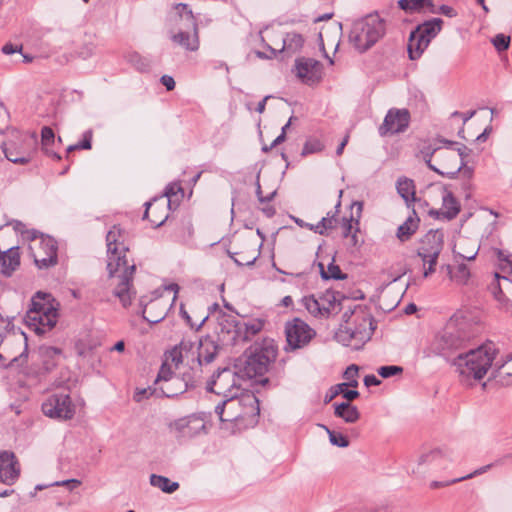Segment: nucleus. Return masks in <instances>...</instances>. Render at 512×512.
Instances as JSON below:
<instances>
[{
	"instance_id": "1",
	"label": "nucleus",
	"mask_w": 512,
	"mask_h": 512,
	"mask_svg": "<svg viewBox=\"0 0 512 512\" xmlns=\"http://www.w3.org/2000/svg\"><path fill=\"white\" fill-rule=\"evenodd\" d=\"M121 230L113 226L106 235L108 263L107 269L110 277V286L115 297L123 307H128L135 297L133 276L136 270L134 264L129 265L126 259L127 248L119 242Z\"/></svg>"
},
{
	"instance_id": "2",
	"label": "nucleus",
	"mask_w": 512,
	"mask_h": 512,
	"mask_svg": "<svg viewBox=\"0 0 512 512\" xmlns=\"http://www.w3.org/2000/svg\"><path fill=\"white\" fill-rule=\"evenodd\" d=\"M496 358V348L493 343L484 344L476 349H471L464 353H459L452 360V365L456 367L459 375L466 380H481L489 369L500 371L506 363L512 361V352L505 358L494 360Z\"/></svg>"
},
{
	"instance_id": "3",
	"label": "nucleus",
	"mask_w": 512,
	"mask_h": 512,
	"mask_svg": "<svg viewBox=\"0 0 512 512\" xmlns=\"http://www.w3.org/2000/svg\"><path fill=\"white\" fill-rule=\"evenodd\" d=\"M474 335V327L469 319L456 313L434 337L430 348L434 354L452 361L454 354L461 353Z\"/></svg>"
},
{
	"instance_id": "4",
	"label": "nucleus",
	"mask_w": 512,
	"mask_h": 512,
	"mask_svg": "<svg viewBox=\"0 0 512 512\" xmlns=\"http://www.w3.org/2000/svg\"><path fill=\"white\" fill-rule=\"evenodd\" d=\"M278 348L273 339L256 341L242 357L234 360L233 375L240 379H253L264 376L275 362Z\"/></svg>"
},
{
	"instance_id": "5",
	"label": "nucleus",
	"mask_w": 512,
	"mask_h": 512,
	"mask_svg": "<svg viewBox=\"0 0 512 512\" xmlns=\"http://www.w3.org/2000/svg\"><path fill=\"white\" fill-rule=\"evenodd\" d=\"M375 329L376 323L371 313L357 305L343 313L335 339L343 346L359 349L371 339Z\"/></svg>"
},
{
	"instance_id": "6",
	"label": "nucleus",
	"mask_w": 512,
	"mask_h": 512,
	"mask_svg": "<svg viewBox=\"0 0 512 512\" xmlns=\"http://www.w3.org/2000/svg\"><path fill=\"white\" fill-rule=\"evenodd\" d=\"M259 401L255 394L245 388L241 389L240 395L233 393V389L226 392V424L229 422L232 425V433L236 430L242 431L254 427L258 422L259 417ZM229 427L226 425V430Z\"/></svg>"
},
{
	"instance_id": "7",
	"label": "nucleus",
	"mask_w": 512,
	"mask_h": 512,
	"mask_svg": "<svg viewBox=\"0 0 512 512\" xmlns=\"http://www.w3.org/2000/svg\"><path fill=\"white\" fill-rule=\"evenodd\" d=\"M58 306L51 294L37 292L26 312L25 324L38 335L50 331L58 320Z\"/></svg>"
},
{
	"instance_id": "8",
	"label": "nucleus",
	"mask_w": 512,
	"mask_h": 512,
	"mask_svg": "<svg viewBox=\"0 0 512 512\" xmlns=\"http://www.w3.org/2000/svg\"><path fill=\"white\" fill-rule=\"evenodd\" d=\"M385 21L378 14H369L353 22L349 42L360 53L375 45L385 34Z\"/></svg>"
},
{
	"instance_id": "9",
	"label": "nucleus",
	"mask_w": 512,
	"mask_h": 512,
	"mask_svg": "<svg viewBox=\"0 0 512 512\" xmlns=\"http://www.w3.org/2000/svg\"><path fill=\"white\" fill-rule=\"evenodd\" d=\"M438 139L433 143L424 142L419 153L429 169L441 176L454 178L461 171V166H457V156L453 150L441 149L437 145Z\"/></svg>"
},
{
	"instance_id": "10",
	"label": "nucleus",
	"mask_w": 512,
	"mask_h": 512,
	"mask_svg": "<svg viewBox=\"0 0 512 512\" xmlns=\"http://www.w3.org/2000/svg\"><path fill=\"white\" fill-rule=\"evenodd\" d=\"M444 236L442 229H431L420 238L416 255L422 263L423 278H428L436 272L437 264L445 248Z\"/></svg>"
},
{
	"instance_id": "11",
	"label": "nucleus",
	"mask_w": 512,
	"mask_h": 512,
	"mask_svg": "<svg viewBox=\"0 0 512 512\" xmlns=\"http://www.w3.org/2000/svg\"><path fill=\"white\" fill-rule=\"evenodd\" d=\"M174 14L170 16V22L175 25L179 21L184 22V26L191 31H179L171 35V40L177 45L185 48L189 51H196L199 49V37H198V24L196 17L192 10L185 3H178L174 5Z\"/></svg>"
},
{
	"instance_id": "12",
	"label": "nucleus",
	"mask_w": 512,
	"mask_h": 512,
	"mask_svg": "<svg viewBox=\"0 0 512 512\" xmlns=\"http://www.w3.org/2000/svg\"><path fill=\"white\" fill-rule=\"evenodd\" d=\"M264 327L260 319L245 320L226 313V346H243Z\"/></svg>"
},
{
	"instance_id": "13",
	"label": "nucleus",
	"mask_w": 512,
	"mask_h": 512,
	"mask_svg": "<svg viewBox=\"0 0 512 512\" xmlns=\"http://www.w3.org/2000/svg\"><path fill=\"white\" fill-rule=\"evenodd\" d=\"M442 19L433 18L418 25L414 31L411 32L407 50L409 58L416 60L420 58L424 50L429 46L431 40L441 31Z\"/></svg>"
},
{
	"instance_id": "14",
	"label": "nucleus",
	"mask_w": 512,
	"mask_h": 512,
	"mask_svg": "<svg viewBox=\"0 0 512 512\" xmlns=\"http://www.w3.org/2000/svg\"><path fill=\"white\" fill-rule=\"evenodd\" d=\"M27 361V344L16 335L0 339V367H22Z\"/></svg>"
},
{
	"instance_id": "15",
	"label": "nucleus",
	"mask_w": 512,
	"mask_h": 512,
	"mask_svg": "<svg viewBox=\"0 0 512 512\" xmlns=\"http://www.w3.org/2000/svg\"><path fill=\"white\" fill-rule=\"evenodd\" d=\"M45 416L58 420H71L76 413V407L67 393H53L42 403Z\"/></svg>"
},
{
	"instance_id": "16",
	"label": "nucleus",
	"mask_w": 512,
	"mask_h": 512,
	"mask_svg": "<svg viewBox=\"0 0 512 512\" xmlns=\"http://www.w3.org/2000/svg\"><path fill=\"white\" fill-rule=\"evenodd\" d=\"M285 335L288 347L295 350L308 345L316 332L303 320L294 318L286 323Z\"/></svg>"
},
{
	"instance_id": "17",
	"label": "nucleus",
	"mask_w": 512,
	"mask_h": 512,
	"mask_svg": "<svg viewBox=\"0 0 512 512\" xmlns=\"http://www.w3.org/2000/svg\"><path fill=\"white\" fill-rule=\"evenodd\" d=\"M172 368L168 361H164L155 380V384L160 386V394L168 398L183 393L187 388L186 383L173 373Z\"/></svg>"
},
{
	"instance_id": "18",
	"label": "nucleus",
	"mask_w": 512,
	"mask_h": 512,
	"mask_svg": "<svg viewBox=\"0 0 512 512\" xmlns=\"http://www.w3.org/2000/svg\"><path fill=\"white\" fill-rule=\"evenodd\" d=\"M411 115L406 108H391L388 110L378 131L381 136L404 133L410 124Z\"/></svg>"
},
{
	"instance_id": "19",
	"label": "nucleus",
	"mask_w": 512,
	"mask_h": 512,
	"mask_svg": "<svg viewBox=\"0 0 512 512\" xmlns=\"http://www.w3.org/2000/svg\"><path fill=\"white\" fill-rule=\"evenodd\" d=\"M435 190L442 199V206L440 209H430L429 215L437 220L455 219L461 210L460 202L445 185L436 186Z\"/></svg>"
},
{
	"instance_id": "20",
	"label": "nucleus",
	"mask_w": 512,
	"mask_h": 512,
	"mask_svg": "<svg viewBox=\"0 0 512 512\" xmlns=\"http://www.w3.org/2000/svg\"><path fill=\"white\" fill-rule=\"evenodd\" d=\"M294 71L302 83L311 86L322 79L323 65L316 59L299 57L295 60Z\"/></svg>"
},
{
	"instance_id": "21",
	"label": "nucleus",
	"mask_w": 512,
	"mask_h": 512,
	"mask_svg": "<svg viewBox=\"0 0 512 512\" xmlns=\"http://www.w3.org/2000/svg\"><path fill=\"white\" fill-rule=\"evenodd\" d=\"M38 360L41 367L36 370L22 369V372L27 376H40L53 370L59 363L62 357V351L59 348L42 345L39 347Z\"/></svg>"
},
{
	"instance_id": "22",
	"label": "nucleus",
	"mask_w": 512,
	"mask_h": 512,
	"mask_svg": "<svg viewBox=\"0 0 512 512\" xmlns=\"http://www.w3.org/2000/svg\"><path fill=\"white\" fill-rule=\"evenodd\" d=\"M5 157L15 164H27L29 155L23 149V136L18 131H13L11 137L2 144Z\"/></svg>"
},
{
	"instance_id": "23",
	"label": "nucleus",
	"mask_w": 512,
	"mask_h": 512,
	"mask_svg": "<svg viewBox=\"0 0 512 512\" xmlns=\"http://www.w3.org/2000/svg\"><path fill=\"white\" fill-rule=\"evenodd\" d=\"M20 464L11 451L0 452V482L13 485L20 476Z\"/></svg>"
},
{
	"instance_id": "24",
	"label": "nucleus",
	"mask_w": 512,
	"mask_h": 512,
	"mask_svg": "<svg viewBox=\"0 0 512 512\" xmlns=\"http://www.w3.org/2000/svg\"><path fill=\"white\" fill-rule=\"evenodd\" d=\"M38 253L34 254L35 262L39 267H49L57 263V242L50 236H43L38 241Z\"/></svg>"
},
{
	"instance_id": "25",
	"label": "nucleus",
	"mask_w": 512,
	"mask_h": 512,
	"mask_svg": "<svg viewBox=\"0 0 512 512\" xmlns=\"http://www.w3.org/2000/svg\"><path fill=\"white\" fill-rule=\"evenodd\" d=\"M144 218L148 219L155 227L161 226L168 218V212L165 206L164 197L154 199L151 202H147Z\"/></svg>"
},
{
	"instance_id": "26",
	"label": "nucleus",
	"mask_w": 512,
	"mask_h": 512,
	"mask_svg": "<svg viewBox=\"0 0 512 512\" xmlns=\"http://www.w3.org/2000/svg\"><path fill=\"white\" fill-rule=\"evenodd\" d=\"M20 266L19 247H11L4 252H0V273L10 277Z\"/></svg>"
},
{
	"instance_id": "27",
	"label": "nucleus",
	"mask_w": 512,
	"mask_h": 512,
	"mask_svg": "<svg viewBox=\"0 0 512 512\" xmlns=\"http://www.w3.org/2000/svg\"><path fill=\"white\" fill-rule=\"evenodd\" d=\"M344 295L339 291L326 290L318 298L322 309V317H328L332 312L341 310Z\"/></svg>"
},
{
	"instance_id": "28",
	"label": "nucleus",
	"mask_w": 512,
	"mask_h": 512,
	"mask_svg": "<svg viewBox=\"0 0 512 512\" xmlns=\"http://www.w3.org/2000/svg\"><path fill=\"white\" fill-rule=\"evenodd\" d=\"M282 41V48L278 52L284 53L288 57L300 52L305 42L303 36L296 32L286 33ZM270 50L273 55H276L277 51L275 49L270 47Z\"/></svg>"
},
{
	"instance_id": "29",
	"label": "nucleus",
	"mask_w": 512,
	"mask_h": 512,
	"mask_svg": "<svg viewBox=\"0 0 512 512\" xmlns=\"http://www.w3.org/2000/svg\"><path fill=\"white\" fill-rule=\"evenodd\" d=\"M220 347L215 343V341L206 337L199 342L198 353H197V361L199 365L210 364L214 361L216 355L218 354Z\"/></svg>"
},
{
	"instance_id": "30",
	"label": "nucleus",
	"mask_w": 512,
	"mask_h": 512,
	"mask_svg": "<svg viewBox=\"0 0 512 512\" xmlns=\"http://www.w3.org/2000/svg\"><path fill=\"white\" fill-rule=\"evenodd\" d=\"M193 346L194 344L191 341H182L179 346H175L165 355L164 361H168L175 369L178 368L179 364L188 358V354Z\"/></svg>"
},
{
	"instance_id": "31",
	"label": "nucleus",
	"mask_w": 512,
	"mask_h": 512,
	"mask_svg": "<svg viewBox=\"0 0 512 512\" xmlns=\"http://www.w3.org/2000/svg\"><path fill=\"white\" fill-rule=\"evenodd\" d=\"M346 401L342 403L334 404V414L336 417L343 419L346 423H355L360 418V412L356 406Z\"/></svg>"
},
{
	"instance_id": "32",
	"label": "nucleus",
	"mask_w": 512,
	"mask_h": 512,
	"mask_svg": "<svg viewBox=\"0 0 512 512\" xmlns=\"http://www.w3.org/2000/svg\"><path fill=\"white\" fill-rule=\"evenodd\" d=\"M419 217L417 216L415 210H413L412 215L408 216V218L403 222L397 229V238L401 242L408 241L412 235L417 231L419 226Z\"/></svg>"
},
{
	"instance_id": "33",
	"label": "nucleus",
	"mask_w": 512,
	"mask_h": 512,
	"mask_svg": "<svg viewBox=\"0 0 512 512\" xmlns=\"http://www.w3.org/2000/svg\"><path fill=\"white\" fill-rule=\"evenodd\" d=\"M398 194L404 199L407 207H410L416 201L415 197V184L412 179L407 177H400L396 183Z\"/></svg>"
},
{
	"instance_id": "34",
	"label": "nucleus",
	"mask_w": 512,
	"mask_h": 512,
	"mask_svg": "<svg viewBox=\"0 0 512 512\" xmlns=\"http://www.w3.org/2000/svg\"><path fill=\"white\" fill-rule=\"evenodd\" d=\"M165 199L167 208L172 209V206H178L180 200L184 197V191L179 182H173L167 185L165 193L162 196Z\"/></svg>"
},
{
	"instance_id": "35",
	"label": "nucleus",
	"mask_w": 512,
	"mask_h": 512,
	"mask_svg": "<svg viewBox=\"0 0 512 512\" xmlns=\"http://www.w3.org/2000/svg\"><path fill=\"white\" fill-rule=\"evenodd\" d=\"M341 394L348 401H353L359 396V392L357 390L348 389V384L339 383L329 389V392L325 395L324 401L325 403H328Z\"/></svg>"
},
{
	"instance_id": "36",
	"label": "nucleus",
	"mask_w": 512,
	"mask_h": 512,
	"mask_svg": "<svg viewBox=\"0 0 512 512\" xmlns=\"http://www.w3.org/2000/svg\"><path fill=\"white\" fill-rule=\"evenodd\" d=\"M442 268L446 269L450 280L456 282L457 284H466L470 277V270L464 263L459 264L455 271L449 264L443 265Z\"/></svg>"
},
{
	"instance_id": "37",
	"label": "nucleus",
	"mask_w": 512,
	"mask_h": 512,
	"mask_svg": "<svg viewBox=\"0 0 512 512\" xmlns=\"http://www.w3.org/2000/svg\"><path fill=\"white\" fill-rule=\"evenodd\" d=\"M341 206V201L339 200L335 206V213L328 212L326 217H323L317 224H315V233L319 235H328V231L332 230L336 227V214L338 213V208Z\"/></svg>"
},
{
	"instance_id": "38",
	"label": "nucleus",
	"mask_w": 512,
	"mask_h": 512,
	"mask_svg": "<svg viewBox=\"0 0 512 512\" xmlns=\"http://www.w3.org/2000/svg\"><path fill=\"white\" fill-rule=\"evenodd\" d=\"M320 275L324 280H344L347 278V274L343 273L338 265L334 263V259L325 268L322 262L318 263Z\"/></svg>"
},
{
	"instance_id": "39",
	"label": "nucleus",
	"mask_w": 512,
	"mask_h": 512,
	"mask_svg": "<svg viewBox=\"0 0 512 512\" xmlns=\"http://www.w3.org/2000/svg\"><path fill=\"white\" fill-rule=\"evenodd\" d=\"M256 194H257V198H258L259 202L264 205L262 207V212L269 218L274 216L276 210H275L274 206L270 204V202L275 197L276 191H273L264 197L262 195V189H261V185L259 182V174L257 175V181H256Z\"/></svg>"
},
{
	"instance_id": "40",
	"label": "nucleus",
	"mask_w": 512,
	"mask_h": 512,
	"mask_svg": "<svg viewBox=\"0 0 512 512\" xmlns=\"http://www.w3.org/2000/svg\"><path fill=\"white\" fill-rule=\"evenodd\" d=\"M150 484L159 488L165 493H173L179 488V483L171 481L169 478L161 475L152 474L150 476Z\"/></svg>"
},
{
	"instance_id": "41",
	"label": "nucleus",
	"mask_w": 512,
	"mask_h": 512,
	"mask_svg": "<svg viewBox=\"0 0 512 512\" xmlns=\"http://www.w3.org/2000/svg\"><path fill=\"white\" fill-rule=\"evenodd\" d=\"M440 144H443L447 146V149H449L450 146L457 145L456 151H453L455 155L457 156V166H461V169L465 166V158L468 157L470 150L463 144H459L454 141H450L444 138H439L437 140Z\"/></svg>"
},
{
	"instance_id": "42",
	"label": "nucleus",
	"mask_w": 512,
	"mask_h": 512,
	"mask_svg": "<svg viewBox=\"0 0 512 512\" xmlns=\"http://www.w3.org/2000/svg\"><path fill=\"white\" fill-rule=\"evenodd\" d=\"M54 141H55V135H54L53 130L48 126L43 127L41 130V144H42L43 150L45 151L46 154H48L56 159H60L61 157L57 153H54L49 150V146L51 144H53Z\"/></svg>"
},
{
	"instance_id": "43",
	"label": "nucleus",
	"mask_w": 512,
	"mask_h": 512,
	"mask_svg": "<svg viewBox=\"0 0 512 512\" xmlns=\"http://www.w3.org/2000/svg\"><path fill=\"white\" fill-rule=\"evenodd\" d=\"M399 7L408 13L420 12L425 6H431L430 0H399Z\"/></svg>"
},
{
	"instance_id": "44",
	"label": "nucleus",
	"mask_w": 512,
	"mask_h": 512,
	"mask_svg": "<svg viewBox=\"0 0 512 512\" xmlns=\"http://www.w3.org/2000/svg\"><path fill=\"white\" fill-rule=\"evenodd\" d=\"M503 463V459L502 458H499L497 460H495L494 462L492 463H489L487 465H484L476 470H474L472 473L470 474H467L465 476H462V477H459V478H455V479H452L450 483H458V482H461V481H464V480H468V479H472L476 476H479V475H482L486 472H488L490 469H492L493 467L495 466H499Z\"/></svg>"
},
{
	"instance_id": "45",
	"label": "nucleus",
	"mask_w": 512,
	"mask_h": 512,
	"mask_svg": "<svg viewBox=\"0 0 512 512\" xmlns=\"http://www.w3.org/2000/svg\"><path fill=\"white\" fill-rule=\"evenodd\" d=\"M128 61L141 72H147L151 68L150 60L137 52L129 54Z\"/></svg>"
},
{
	"instance_id": "46",
	"label": "nucleus",
	"mask_w": 512,
	"mask_h": 512,
	"mask_svg": "<svg viewBox=\"0 0 512 512\" xmlns=\"http://www.w3.org/2000/svg\"><path fill=\"white\" fill-rule=\"evenodd\" d=\"M156 395L157 397L162 396L160 394V386L159 387H147V388H137L134 392L133 399L135 402H142L145 399L150 398L151 396Z\"/></svg>"
},
{
	"instance_id": "47",
	"label": "nucleus",
	"mask_w": 512,
	"mask_h": 512,
	"mask_svg": "<svg viewBox=\"0 0 512 512\" xmlns=\"http://www.w3.org/2000/svg\"><path fill=\"white\" fill-rule=\"evenodd\" d=\"M304 307L313 316L322 317V309L319 303V299L314 295L305 296L302 300Z\"/></svg>"
},
{
	"instance_id": "48",
	"label": "nucleus",
	"mask_w": 512,
	"mask_h": 512,
	"mask_svg": "<svg viewBox=\"0 0 512 512\" xmlns=\"http://www.w3.org/2000/svg\"><path fill=\"white\" fill-rule=\"evenodd\" d=\"M326 431L329 435L330 443L334 446L345 448L349 445L348 438L343 435L340 432H335L333 430H330L329 428H326Z\"/></svg>"
},
{
	"instance_id": "49",
	"label": "nucleus",
	"mask_w": 512,
	"mask_h": 512,
	"mask_svg": "<svg viewBox=\"0 0 512 512\" xmlns=\"http://www.w3.org/2000/svg\"><path fill=\"white\" fill-rule=\"evenodd\" d=\"M93 133L91 130H87L82 135V140L74 145H70L67 148V152H71L78 149L89 150L91 149V141H92Z\"/></svg>"
},
{
	"instance_id": "50",
	"label": "nucleus",
	"mask_w": 512,
	"mask_h": 512,
	"mask_svg": "<svg viewBox=\"0 0 512 512\" xmlns=\"http://www.w3.org/2000/svg\"><path fill=\"white\" fill-rule=\"evenodd\" d=\"M357 376H358V367L354 364L350 365L349 367L346 368L344 374H343V377L347 380V382H345L344 384H348V387H357L358 386V381H357Z\"/></svg>"
},
{
	"instance_id": "51",
	"label": "nucleus",
	"mask_w": 512,
	"mask_h": 512,
	"mask_svg": "<svg viewBox=\"0 0 512 512\" xmlns=\"http://www.w3.org/2000/svg\"><path fill=\"white\" fill-rule=\"evenodd\" d=\"M403 372V368L397 365H387L378 368L377 373L382 378H390L395 375H399Z\"/></svg>"
},
{
	"instance_id": "52",
	"label": "nucleus",
	"mask_w": 512,
	"mask_h": 512,
	"mask_svg": "<svg viewBox=\"0 0 512 512\" xmlns=\"http://www.w3.org/2000/svg\"><path fill=\"white\" fill-rule=\"evenodd\" d=\"M492 43L497 51L502 52L509 48L510 37L500 33L492 39Z\"/></svg>"
},
{
	"instance_id": "53",
	"label": "nucleus",
	"mask_w": 512,
	"mask_h": 512,
	"mask_svg": "<svg viewBox=\"0 0 512 512\" xmlns=\"http://www.w3.org/2000/svg\"><path fill=\"white\" fill-rule=\"evenodd\" d=\"M323 149V144L319 140H308L304 144L302 155H308L319 152Z\"/></svg>"
},
{
	"instance_id": "54",
	"label": "nucleus",
	"mask_w": 512,
	"mask_h": 512,
	"mask_svg": "<svg viewBox=\"0 0 512 512\" xmlns=\"http://www.w3.org/2000/svg\"><path fill=\"white\" fill-rule=\"evenodd\" d=\"M354 229H355V223H354L353 217H351L350 219L344 218L343 222H342L343 237L348 238L351 234H353Z\"/></svg>"
},
{
	"instance_id": "55",
	"label": "nucleus",
	"mask_w": 512,
	"mask_h": 512,
	"mask_svg": "<svg viewBox=\"0 0 512 512\" xmlns=\"http://www.w3.org/2000/svg\"><path fill=\"white\" fill-rule=\"evenodd\" d=\"M224 372L223 368H218L212 375L211 379L207 382L206 390L210 393H215L214 386L216 383V380L221 376V374ZM216 394H220L219 392H216Z\"/></svg>"
},
{
	"instance_id": "56",
	"label": "nucleus",
	"mask_w": 512,
	"mask_h": 512,
	"mask_svg": "<svg viewBox=\"0 0 512 512\" xmlns=\"http://www.w3.org/2000/svg\"><path fill=\"white\" fill-rule=\"evenodd\" d=\"M441 455H442V451L440 449H435V450L431 451L429 454L422 455L420 457V463L432 462V461L436 460L437 458H439Z\"/></svg>"
},
{
	"instance_id": "57",
	"label": "nucleus",
	"mask_w": 512,
	"mask_h": 512,
	"mask_svg": "<svg viewBox=\"0 0 512 512\" xmlns=\"http://www.w3.org/2000/svg\"><path fill=\"white\" fill-rule=\"evenodd\" d=\"M148 312V307H145L143 309V318L150 322V323H158L160 322L162 319H164L166 313L164 310L160 311V313L158 315H155V316H152V317H149V316H146V313Z\"/></svg>"
},
{
	"instance_id": "58",
	"label": "nucleus",
	"mask_w": 512,
	"mask_h": 512,
	"mask_svg": "<svg viewBox=\"0 0 512 512\" xmlns=\"http://www.w3.org/2000/svg\"><path fill=\"white\" fill-rule=\"evenodd\" d=\"M160 82L166 87L168 91H171L175 88V80L170 75H163L160 79Z\"/></svg>"
},
{
	"instance_id": "59",
	"label": "nucleus",
	"mask_w": 512,
	"mask_h": 512,
	"mask_svg": "<svg viewBox=\"0 0 512 512\" xmlns=\"http://www.w3.org/2000/svg\"><path fill=\"white\" fill-rule=\"evenodd\" d=\"M55 484L58 486H67V487H69L70 490H72V489L80 486L81 481L78 479H68V480H64L61 482H56Z\"/></svg>"
},
{
	"instance_id": "60",
	"label": "nucleus",
	"mask_w": 512,
	"mask_h": 512,
	"mask_svg": "<svg viewBox=\"0 0 512 512\" xmlns=\"http://www.w3.org/2000/svg\"><path fill=\"white\" fill-rule=\"evenodd\" d=\"M21 50H22L21 46L13 45L11 43H6L2 47V52L4 54H7V55H10V54H13V53H16V52H21Z\"/></svg>"
},
{
	"instance_id": "61",
	"label": "nucleus",
	"mask_w": 512,
	"mask_h": 512,
	"mask_svg": "<svg viewBox=\"0 0 512 512\" xmlns=\"http://www.w3.org/2000/svg\"><path fill=\"white\" fill-rule=\"evenodd\" d=\"M476 114V110H470L465 113H461L458 111H455L452 113V117H462L463 123L465 124L467 121H469L474 115Z\"/></svg>"
},
{
	"instance_id": "62",
	"label": "nucleus",
	"mask_w": 512,
	"mask_h": 512,
	"mask_svg": "<svg viewBox=\"0 0 512 512\" xmlns=\"http://www.w3.org/2000/svg\"><path fill=\"white\" fill-rule=\"evenodd\" d=\"M380 383L381 381L373 374H369L364 377V384L367 387L378 386Z\"/></svg>"
},
{
	"instance_id": "63",
	"label": "nucleus",
	"mask_w": 512,
	"mask_h": 512,
	"mask_svg": "<svg viewBox=\"0 0 512 512\" xmlns=\"http://www.w3.org/2000/svg\"><path fill=\"white\" fill-rule=\"evenodd\" d=\"M359 221L356 220L355 221V229H354V232L353 234H351L348 238H350V243L353 247H357L359 245V240H358V232H359Z\"/></svg>"
},
{
	"instance_id": "64",
	"label": "nucleus",
	"mask_w": 512,
	"mask_h": 512,
	"mask_svg": "<svg viewBox=\"0 0 512 512\" xmlns=\"http://www.w3.org/2000/svg\"><path fill=\"white\" fill-rule=\"evenodd\" d=\"M285 138H286V136L284 135V131H282V132H281V134H280L279 136H277V137L274 139V141L271 143V145H270V147H269V148H268V147H266V146H265V147H263V151H265V152H266V151H268L269 149H271V148H273V147H275V146H277V145L281 144L282 142H284V141H285Z\"/></svg>"
}]
</instances>
